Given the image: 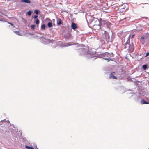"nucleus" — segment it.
<instances>
[{
	"mask_svg": "<svg viewBox=\"0 0 149 149\" xmlns=\"http://www.w3.org/2000/svg\"><path fill=\"white\" fill-rule=\"evenodd\" d=\"M62 24V21L61 19L59 18L57 20V24L60 25Z\"/></svg>",
	"mask_w": 149,
	"mask_h": 149,
	"instance_id": "obj_7",
	"label": "nucleus"
},
{
	"mask_svg": "<svg viewBox=\"0 0 149 149\" xmlns=\"http://www.w3.org/2000/svg\"><path fill=\"white\" fill-rule=\"evenodd\" d=\"M36 23L37 24H38L39 23V20L38 19H37L36 21Z\"/></svg>",
	"mask_w": 149,
	"mask_h": 149,
	"instance_id": "obj_18",
	"label": "nucleus"
},
{
	"mask_svg": "<svg viewBox=\"0 0 149 149\" xmlns=\"http://www.w3.org/2000/svg\"><path fill=\"white\" fill-rule=\"evenodd\" d=\"M49 27L50 28L52 26V23L51 22H49L47 24Z\"/></svg>",
	"mask_w": 149,
	"mask_h": 149,
	"instance_id": "obj_10",
	"label": "nucleus"
},
{
	"mask_svg": "<svg viewBox=\"0 0 149 149\" xmlns=\"http://www.w3.org/2000/svg\"><path fill=\"white\" fill-rule=\"evenodd\" d=\"M14 32L16 34L19 35V36H22V35L20 33V32L18 31H14Z\"/></svg>",
	"mask_w": 149,
	"mask_h": 149,
	"instance_id": "obj_8",
	"label": "nucleus"
},
{
	"mask_svg": "<svg viewBox=\"0 0 149 149\" xmlns=\"http://www.w3.org/2000/svg\"><path fill=\"white\" fill-rule=\"evenodd\" d=\"M140 102H141V104H149V102L145 101V100L143 99H142L141 100Z\"/></svg>",
	"mask_w": 149,
	"mask_h": 149,
	"instance_id": "obj_5",
	"label": "nucleus"
},
{
	"mask_svg": "<svg viewBox=\"0 0 149 149\" xmlns=\"http://www.w3.org/2000/svg\"><path fill=\"white\" fill-rule=\"evenodd\" d=\"M31 14V11L30 10L28 11L27 12V14L29 16H30Z\"/></svg>",
	"mask_w": 149,
	"mask_h": 149,
	"instance_id": "obj_16",
	"label": "nucleus"
},
{
	"mask_svg": "<svg viewBox=\"0 0 149 149\" xmlns=\"http://www.w3.org/2000/svg\"><path fill=\"white\" fill-rule=\"evenodd\" d=\"M113 73H115V72H112L109 75V78L110 79H117V77L114 76V74H113Z\"/></svg>",
	"mask_w": 149,
	"mask_h": 149,
	"instance_id": "obj_3",
	"label": "nucleus"
},
{
	"mask_svg": "<svg viewBox=\"0 0 149 149\" xmlns=\"http://www.w3.org/2000/svg\"><path fill=\"white\" fill-rule=\"evenodd\" d=\"M21 2H24L29 4L31 3V1L30 0H21Z\"/></svg>",
	"mask_w": 149,
	"mask_h": 149,
	"instance_id": "obj_6",
	"label": "nucleus"
},
{
	"mask_svg": "<svg viewBox=\"0 0 149 149\" xmlns=\"http://www.w3.org/2000/svg\"><path fill=\"white\" fill-rule=\"evenodd\" d=\"M38 17V16L37 15H35L33 17L34 19H36Z\"/></svg>",
	"mask_w": 149,
	"mask_h": 149,
	"instance_id": "obj_22",
	"label": "nucleus"
},
{
	"mask_svg": "<svg viewBox=\"0 0 149 149\" xmlns=\"http://www.w3.org/2000/svg\"><path fill=\"white\" fill-rule=\"evenodd\" d=\"M142 68L143 69L145 70L147 68V65H143Z\"/></svg>",
	"mask_w": 149,
	"mask_h": 149,
	"instance_id": "obj_15",
	"label": "nucleus"
},
{
	"mask_svg": "<svg viewBox=\"0 0 149 149\" xmlns=\"http://www.w3.org/2000/svg\"><path fill=\"white\" fill-rule=\"evenodd\" d=\"M105 60H108L109 61H110V60H112L110 58L109 59H108L107 58H104Z\"/></svg>",
	"mask_w": 149,
	"mask_h": 149,
	"instance_id": "obj_21",
	"label": "nucleus"
},
{
	"mask_svg": "<svg viewBox=\"0 0 149 149\" xmlns=\"http://www.w3.org/2000/svg\"><path fill=\"white\" fill-rule=\"evenodd\" d=\"M134 49V46L133 44H130V46L127 49L130 52H133Z\"/></svg>",
	"mask_w": 149,
	"mask_h": 149,
	"instance_id": "obj_2",
	"label": "nucleus"
},
{
	"mask_svg": "<svg viewBox=\"0 0 149 149\" xmlns=\"http://www.w3.org/2000/svg\"><path fill=\"white\" fill-rule=\"evenodd\" d=\"M35 25H32L31 26V28L32 29H34L35 28Z\"/></svg>",
	"mask_w": 149,
	"mask_h": 149,
	"instance_id": "obj_17",
	"label": "nucleus"
},
{
	"mask_svg": "<svg viewBox=\"0 0 149 149\" xmlns=\"http://www.w3.org/2000/svg\"><path fill=\"white\" fill-rule=\"evenodd\" d=\"M38 10H36L34 11L35 13L36 14H38Z\"/></svg>",
	"mask_w": 149,
	"mask_h": 149,
	"instance_id": "obj_19",
	"label": "nucleus"
},
{
	"mask_svg": "<svg viewBox=\"0 0 149 149\" xmlns=\"http://www.w3.org/2000/svg\"><path fill=\"white\" fill-rule=\"evenodd\" d=\"M130 44H129L128 43H126L125 45V49H126L127 48H129V46H130Z\"/></svg>",
	"mask_w": 149,
	"mask_h": 149,
	"instance_id": "obj_9",
	"label": "nucleus"
},
{
	"mask_svg": "<svg viewBox=\"0 0 149 149\" xmlns=\"http://www.w3.org/2000/svg\"><path fill=\"white\" fill-rule=\"evenodd\" d=\"M144 18L146 19H147V17H145Z\"/></svg>",
	"mask_w": 149,
	"mask_h": 149,
	"instance_id": "obj_24",
	"label": "nucleus"
},
{
	"mask_svg": "<svg viewBox=\"0 0 149 149\" xmlns=\"http://www.w3.org/2000/svg\"><path fill=\"white\" fill-rule=\"evenodd\" d=\"M41 28L42 30H45V24H44L42 25L41 26Z\"/></svg>",
	"mask_w": 149,
	"mask_h": 149,
	"instance_id": "obj_11",
	"label": "nucleus"
},
{
	"mask_svg": "<svg viewBox=\"0 0 149 149\" xmlns=\"http://www.w3.org/2000/svg\"><path fill=\"white\" fill-rule=\"evenodd\" d=\"M25 147L28 149H34V148H33L29 146L26 145L25 146Z\"/></svg>",
	"mask_w": 149,
	"mask_h": 149,
	"instance_id": "obj_13",
	"label": "nucleus"
},
{
	"mask_svg": "<svg viewBox=\"0 0 149 149\" xmlns=\"http://www.w3.org/2000/svg\"><path fill=\"white\" fill-rule=\"evenodd\" d=\"M134 34H133L132 35H131L130 34L129 36V38H131V39L133 38H134Z\"/></svg>",
	"mask_w": 149,
	"mask_h": 149,
	"instance_id": "obj_14",
	"label": "nucleus"
},
{
	"mask_svg": "<svg viewBox=\"0 0 149 149\" xmlns=\"http://www.w3.org/2000/svg\"><path fill=\"white\" fill-rule=\"evenodd\" d=\"M8 23L9 24H10L11 26H13V27H15V26L12 23H10V22H8Z\"/></svg>",
	"mask_w": 149,
	"mask_h": 149,
	"instance_id": "obj_20",
	"label": "nucleus"
},
{
	"mask_svg": "<svg viewBox=\"0 0 149 149\" xmlns=\"http://www.w3.org/2000/svg\"><path fill=\"white\" fill-rule=\"evenodd\" d=\"M141 42H142V44H143L144 43H143V40L144 39V36H141Z\"/></svg>",
	"mask_w": 149,
	"mask_h": 149,
	"instance_id": "obj_12",
	"label": "nucleus"
},
{
	"mask_svg": "<svg viewBox=\"0 0 149 149\" xmlns=\"http://www.w3.org/2000/svg\"><path fill=\"white\" fill-rule=\"evenodd\" d=\"M149 54V53H147V54H146V56H148Z\"/></svg>",
	"mask_w": 149,
	"mask_h": 149,
	"instance_id": "obj_23",
	"label": "nucleus"
},
{
	"mask_svg": "<svg viewBox=\"0 0 149 149\" xmlns=\"http://www.w3.org/2000/svg\"><path fill=\"white\" fill-rule=\"evenodd\" d=\"M71 26L72 29L74 30L77 28V24L74 23L72 22V23Z\"/></svg>",
	"mask_w": 149,
	"mask_h": 149,
	"instance_id": "obj_4",
	"label": "nucleus"
},
{
	"mask_svg": "<svg viewBox=\"0 0 149 149\" xmlns=\"http://www.w3.org/2000/svg\"><path fill=\"white\" fill-rule=\"evenodd\" d=\"M128 9V6L127 4H126L122 6L121 10H122V12H125L126 10H127Z\"/></svg>",
	"mask_w": 149,
	"mask_h": 149,
	"instance_id": "obj_1",
	"label": "nucleus"
}]
</instances>
